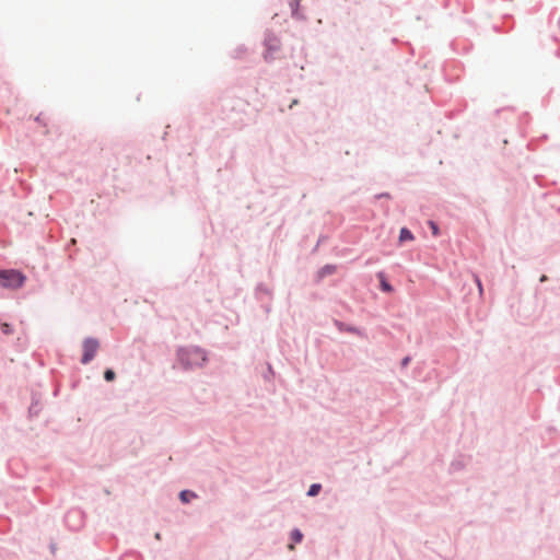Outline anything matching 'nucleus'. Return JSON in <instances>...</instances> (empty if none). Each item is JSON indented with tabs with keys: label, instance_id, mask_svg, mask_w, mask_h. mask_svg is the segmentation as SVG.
I'll return each mask as SVG.
<instances>
[{
	"label": "nucleus",
	"instance_id": "obj_5",
	"mask_svg": "<svg viewBox=\"0 0 560 560\" xmlns=\"http://www.w3.org/2000/svg\"><path fill=\"white\" fill-rule=\"evenodd\" d=\"M196 498V494L188 490H183L179 493V499L183 503H188L191 499Z\"/></svg>",
	"mask_w": 560,
	"mask_h": 560
},
{
	"label": "nucleus",
	"instance_id": "obj_12",
	"mask_svg": "<svg viewBox=\"0 0 560 560\" xmlns=\"http://www.w3.org/2000/svg\"><path fill=\"white\" fill-rule=\"evenodd\" d=\"M268 47H269V48H268L269 50H270V49H277V48L279 47V45H278V40H276V39H275V40H269V42H268Z\"/></svg>",
	"mask_w": 560,
	"mask_h": 560
},
{
	"label": "nucleus",
	"instance_id": "obj_9",
	"mask_svg": "<svg viewBox=\"0 0 560 560\" xmlns=\"http://www.w3.org/2000/svg\"><path fill=\"white\" fill-rule=\"evenodd\" d=\"M0 328H1L2 332L5 334V335H11L13 332V329H12L11 325H9L7 323H2L0 325Z\"/></svg>",
	"mask_w": 560,
	"mask_h": 560
},
{
	"label": "nucleus",
	"instance_id": "obj_14",
	"mask_svg": "<svg viewBox=\"0 0 560 560\" xmlns=\"http://www.w3.org/2000/svg\"><path fill=\"white\" fill-rule=\"evenodd\" d=\"M325 269H326V270H327V272H329V273L334 272V270H335V268H334V267H329V266H327Z\"/></svg>",
	"mask_w": 560,
	"mask_h": 560
},
{
	"label": "nucleus",
	"instance_id": "obj_2",
	"mask_svg": "<svg viewBox=\"0 0 560 560\" xmlns=\"http://www.w3.org/2000/svg\"><path fill=\"white\" fill-rule=\"evenodd\" d=\"M25 277L16 270H0V287L18 289L23 285Z\"/></svg>",
	"mask_w": 560,
	"mask_h": 560
},
{
	"label": "nucleus",
	"instance_id": "obj_6",
	"mask_svg": "<svg viewBox=\"0 0 560 560\" xmlns=\"http://www.w3.org/2000/svg\"><path fill=\"white\" fill-rule=\"evenodd\" d=\"M378 279L381 281V288L385 292H392L393 287L386 281L384 275L382 272L378 273Z\"/></svg>",
	"mask_w": 560,
	"mask_h": 560
},
{
	"label": "nucleus",
	"instance_id": "obj_7",
	"mask_svg": "<svg viewBox=\"0 0 560 560\" xmlns=\"http://www.w3.org/2000/svg\"><path fill=\"white\" fill-rule=\"evenodd\" d=\"M320 490V485L314 483L310 487L307 494L311 497L316 495Z\"/></svg>",
	"mask_w": 560,
	"mask_h": 560
},
{
	"label": "nucleus",
	"instance_id": "obj_8",
	"mask_svg": "<svg viewBox=\"0 0 560 560\" xmlns=\"http://www.w3.org/2000/svg\"><path fill=\"white\" fill-rule=\"evenodd\" d=\"M291 538L294 542H300L303 538V535L302 533L299 530V529H294L292 533H291Z\"/></svg>",
	"mask_w": 560,
	"mask_h": 560
},
{
	"label": "nucleus",
	"instance_id": "obj_15",
	"mask_svg": "<svg viewBox=\"0 0 560 560\" xmlns=\"http://www.w3.org/2000/svg\"><path fill=\"white\" fill-rule=\"evenodd\" d=\"M408 362H409V358H405V359L402 360V365H407V364H408Z\"/></svg>",
	"mask_w": 560,
	"mask_h": 560
},
{
	"label": "nucleus",
	"instance_id": "obj_13",
	"mask_svg": "<svg viewBox=\"0 0 560 560\" xmlns=\"http://www.w3.org/2000/svg\"><path fill=\"white\" fill-rule=\"evenodd\" d=\"M475 281H476V283H477V285H478L479 293L481 294V293H482V291H483V289H482L481 281H480V279H479L477 276L475 277Z\"/></svg>",
	"mask_w": 560,
	"mask_h": 560
},
{
	"label": "nucleus",
	"instance_id": "obj_1",
	"mask_svg": "<svg viewBox=\"0 0 560 560\" xmlns=\"http://www.w3.org/2000/svg\"><path fill=\"white\" fill-rule=\"evenodd\" d=\"M178 359L183 366L191 369L201 366L206 361V354L199 348H183L178 351Z\"/></svg>",
	"mask_w": 560,
	"mask_h": 560
},
{
	"label": "nucleus",
	"instance_id": "obj_3",
	"mask_svg": "<svg viewBox=\"0 0 560 560\" xmlns=\"http://www.w3.org/2000/svg\"><path fill=\"white\" fill-rule=\"evenodd\" d=\"M82 348H83V355H82L81 362L83 364H88L96 355V352L100 348V342L95 338H86L83 341Z\"/></svg>",
	"mask_w": 560,
	"mask_h": 560
},
{
	"label": "nucleus",
	"instance_id": "obj_16",
	"mask_svg": "<svg viewBox=\"0 0 560 560\" xmlns=\"http://www.w3.org/2000/svg\"><path fill=\"white\" fill-rule=\"evenodd\" d=\"M289 549H290V550H293V549H294V545H293V544H290V545H289Z\"/></svg>",
	"mask_w": 560,
	"mask_h": 560
},
{
	"label": "nucleus",
	"instance_id": "obj_11",
	"mask_svg": "<svg viewBox=\"0 0 560 560\" xmlns=\"http://www.w3.org/2000/svg\"><path fill=\"white\" fill-rule=\"evenodd\" d=\"M429 224H430V226L432 229V234L434 236H438L439 235V228H438V225L433 221H430Z\"/></svg>",
	"mask_w": 560,
	"mask_h": 560
},
{
	"label": "nucleus",
	"instance_id": "obj_4",
	"mask_svg": "<svg viewBox=\"0 0 560 560\" xmlns=\"http://www.w3.org/2000/svg\"><path fill=\"white\" fill-rule=\"evenodd\" d=\"M412 240H413L412 233L407 228H402L399 233V242L402 243L405 241H412Z\"/></svg>",
	"mask_w": 560,
	"mask_h": 560
},
{
	"label": "nucleus",
	"instance_id": "obj_17",
	"mask_svg": "<svg viewBox=\"0 0 560 560\" xmlns=\"http://www.w3.org/2000/svg\"><path fill=\"white\" fill-rule=\"evenodd\" d=\"M155 538H156V539H160V538H161V536H160V534H159V533L155 535Z\"/></svg>",
	"mask_w": 560,
	"mask_h": 560
},
{
	"label": "nucleus",
	"instance_id": "obj_10",
	"mask_svg": "<svg viewBox=\"0 0 560 560\" xmlns=\"http://www.w3.org/2000/svg\"><path fill=\"white\" fill-rule=\"evenodd\" d=\"M116 377L115 375V372L113 370H106L105 373H104V378L107 381V382H112L114 381Z\"/></svg>",
	"mask_w": 560,
	"mask_h": 560
}]
</instances>
